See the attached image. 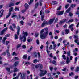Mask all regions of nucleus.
<instances>
[{"label":"nucleus","mask_w":79,"mask_h":79,"mask_svg":"<svg viewBox=\"0 0 79 79\" xmlns=\"http://www.w3.org/2000/svg\"><path fill=\"white\" fill-rule=\"evenodd\" d=\"M39 76H40V77H42V76H45L44 73H40L39 74Z\"/></svg>","instance_id":"58836bf2"},{"label":"nucleus","mask_w":79,"mask_h":79,"mask_svg":"<svg viewBox=\"0 0 79 79\" xmlns=\"http://www.w3.org/2000/svg\"><path fill=\"white\" fill-rule=\"evenodd\" d=\"M38 65L39 68H40V69H42L43 66L42 64H39Z\"/></svg>","instance_id":"2eb2a0df"},{"label":"nucleus","mask_w":79,"mask_h":79,"mask_svg":"<svg viewBox=\"0 0 79 79\" xmlns=\"http://www.w3.org/2000/svg\"><path fill=\"white\" fill-rule=\"evenodd\" d=\"M23 59H27V55H23Z\"/></svg>","instance_id":"4c0bfd02"},{"label":"nucleus","mask_w":79,"mask_h":79,"mask_svg":"<svg viewBox=\"0 0 79 79\" xmlns=\"http://www.w3.org/2000/svg\"><path fill=\"white\" fill-rule=\"evenodd\" d=\"M7 29H8L7 27L4 28L3 30L1 31L0 35H3L5 34V32H6V30H7Z\"/></svg>","instance_id":"423d86ee"},{"label":"nucleus","mask_w":79,"mask_h":79,"mask_svg":"<svg viewBox=\"0 0 79 79\" xmlns=\"http://www.w3.org/2000/svg\"><path fill=\"white\" fill-rule=\"evenodd\" d=\"M48 24V22L47 21H44L42 23L41 26L42 27H43L45 26V25H47Z\"/></svg>","instance_id":"0eeeda50"},{"label":"nucleus","mask_w":79,"mask_h":79,"mask_svg":"<svg viewBox=\"0 0 79 79\" xmlns=\"http://www.w3.org/2000/svg\"><path fill=\"white\" fill-rule=\"evenodd\" d=\"M67 2H69V3H71V0H67Z\"/></svg>","instance_id":"4d7b16f0"},{"label":"nucleus","mask_w":79,"mask_h":79,"mask_svg":"<svg viewBox=\"0 0 79 79\" xmlns=\"http://www.w3.org/2000/svg\"><path fill=\"white\" fill-rule=\"evenodd\" d=\"M40 72L41 73H42L45 71V70H44L40 69Z\"/></svg>","instance_id":"ea45409f"},{"label":"nucleus","mask_w":79,"mask_h":79,"mask_svg":"<svg viewBox=\"0 0 79 79\" xmlns=\"http://www.w3.org/2000/svg\"><path fill=\"white\" fill-rule=\"evenodd\" d=\"M61 63V64H63L64 65V64H65L64 63V61H62V62H60Z\"/></svg>","instance_id":"052dcab7"},{"label":"nucleus","mask_w":79,"mask_h":79,"mask_svg":"<svg viewBox=\"0 0 79 79\" xmlns=\"http://www.w3.org/2000/svg\"><path fill=\"white\" fill-rule=\"evenodd\" d=\"M19 74H21L20 78L21 79H26V77L25 76V74L24 73H20L18 74V76H19Z\"/></svg>","instance_id":"39448f33"},{"label":"nucleus","mask_w":79,"mask_h":79,"mask_svg":"<svg viewBox=\"0 0 79 79\" xmlns=\"http://www.w3.org/2000/svg\"><path fill=\"white\" fill-rule=\"evenodd\" d=\"M70 8H69L67 10H66V13H68L70 11Z\"/></svg>","instance_id":"a19ab883"},{"label":"nucleus","mask_w":79,"mask_h":79,"mask_svg":"<svg viewBox=\"0 0 79 79\" xmlns=\"http://www.w3.org/2000/svg\"><path fill=\"white\" fill-rule=\"evenodd\" d=\"M49 56L51 58H53V55H52V53H51L49 55Z\"/></svg>","instance_id":"e2e57ef3"},{"label":"nucleus","mask_w":79,"mask_h":79,"mask_svg":"<svg viewBox=\"0 0 79 79\" xmlns=\"http://www.w3.org/2000/svg\"><path fill=\"white\" fill-rule=\"evenodd\" d=\"M52 34H53V33L52 32H50L49 34V35H50V36L52 35Z\"/></svg>","instance_id":"13d9d810"},{"label":"nucleus","mask_w":79,"mask_h":79,"mask_svg":"<svg viewBox=\"0 0 79 79\" xmlns=\"http://www.w3.org/2000/svg\"><path fill=\"white\" fill-rule=\"evenodd\" d=\"M39 33L36 32L35 33V37H38V36L39 35Z\"/></svg>","instance_id":"cd10ccee"},{"label":"nucleus","mask_w":79,"mask_h":79,"mask_svg":"<svg viewBox=\"0 0 79 79\" xmlns=\"http://www.w3.org/2000/svg\"><path fill=\"white\" fill-rule=\"evenodd\" d=\"M13 7H10L9 10V13H11V11H13Z\"/></svg>","instance_id":"4468645a"},{"label":"nucleus","mask_w":79,"mask_h":79,"mask_svg":"<svg viewBox=\"0 0 79 79\" xmlns=\"http://www.w3.org/2000/svg\"><path fill=\"white\" fill-rule=\"evenodd\" d=\"M6 37H7V35H5V37H4L3 38V40H2L3 44H5V40H6V39H7Z\"/></svg>","instance_id":"1a4fd4ad"},{"label":"nucleus","mask_w":79,"mask_h":79,"mask_svg":"<svg viewBox=\"0 0 79 79\" xmlns=\"http://www.w3.org/2000/svg\"><path fill=\"white\" fill-rule=\"evenodd\" d=\"M36 43H37V44H39V40H36Z\"/></svg>","instance_id":"774afa93"},{"label":"nucleus","mask_w":79,"mask_h":79,"mask_svg":"<svg viewBox=\"0 0 79 79\" xmlns=\"http://www.w3.org/2000/svg\"><path fill=\"white\" fill-rule=\"evenodd\" d=\"M77 57H76L75 59V61H74L75 64H76V62H77Z\"/></svg>","instance_id":"2f4dec72"},{"label":"nucleus","mask_w":79,"mask_h":79,"mask_svg":"<svg viewBox=\"0 0 79 79\" xmlns=\"http://www.w3.org/2000/svg\"><path fill=\"white\" fill-rule=\"evenodd\" d=\"M74 42H75V43H76L78 45H79V43L77 42H78V40H74Z\"/></svg>","instance_id":"7c9ffc66"},{"label":"nucleus","mask_w":79,"mask_h":79,"mask_svg":"<svg viewBox=\"0 0 79 79\" xmlns=\"http://www.w3.org/2000/svg\"><path fill=\"white\" fill-rule=\"evenodd\" d=\"M18 63H19V62L18 61L16 62L15 63H14V66H16L18 64Z\"/></svg>","instance_id":"393cba45"},{"label":"nucleus","mask_w":79,"mask_h":79,"mask_svg":"<svg viewBox=\"0 0 79 79\" xmlns=\"http://www.w3.org/2000/svg\"><path fill=\"white\" fill-rule=\"evenodd\" d=\"M21 47V44H18L17 46V48H19V47Z\"/></svg>","instance_id":"473e14b6"},{"label":"nucleus","mask_w":79,"mask_h":79,"mask_svg":"<svg viewBox=\"0 0 79 79\" xmlns=\"http://www.w3.org/2000/svg\"><path fill=\"white\" fill-rule=\"evenodd\" d=\"M9 29H10V30H11V31H14V30L13 29V27H12V26H10V27H9Z\"/></svg>","instance_id":"c85d7f7f"},{"label":"nucleus","mask_w":79,"mask_h":79,"mask_svg":"<svg viewBox=\"0 0 79 79\" xmlns=\"http://www.w3.org/2000/svg\"><path fill=\"white\" fill-rule=\"evenodd\" d=\"M13 27V28L14 29H16V24H15V23H13L12 24Z\"/></svg>","instance_id":"c756f323"},{"label":"nucleus","mask_w":79,"mask_h":79,"mask_svg":"<svg viewBox=\"0 0 79 79\" xmlns=\"http://www.w3.org/2000/svg\"><path fill=\"white\" fill-rule=\"evenodd\" d=\"M55 19V18H54L53 19H50L48 22L49 24H52L53 23V22L54 21Z\"/></svg>","instance_id":"6e6552de"},{"label":"nucleus","mask_w":79,"mask_h":79,"mask_svg":"<svg viewBox=\"0 0 79 79\" xmlns=\"http://www.w3.org/2000/svg\"><path fill=\"white\" fill-rule=\"evenodd\" d=\"M42 14L43 15L41 16V19H44V12H42V10H41L40 12V15H42Z\"/></svg>","instance_id":"9b49d317"},{"label":"nucleus","mask_w":79,"mask_h":79,"mask_svg":"<svg viewBox=\"0 0 79 79\" xmlns=\"http://www.w3.org/2000/svg\"><path fill=\"white\" fill-rule=\"evenodd\" d=\"M25 8H29V5H28L27 4V3L25 4Z\"/></svg>","instance_id":"412c9836"},{"label":"nucleus","mask_w":79,"mask_h":79,"mask_svg":"<svg viewBox=\"0 0 79 79\" xmlns=\"http://www.w3.org/2000/svg\"><path fill=\"white\" fill-rule=\"evenodd\" d=\"M78 77H79V76H75L74 77V78L75 79H78Z\"/></svg>","instance_id":"5fc2aeb1"},{"label":"nucleus","mask_w":79,"mask_h":79,"mask_svg":"<svg viewBox=\"0 0 79 79\" xmlns=\"http://www.w3.org/2000/svg\"><path fill=\"white\" fill-rule=\"evenodd\" d=\"M23 34L24 35V36H22L21 35H20L19 40H20L21 42H25L26 41V37L28 35V34L27 32H24V31L23 32Z\"/></svg>","instance_id":"f03ea898"},{"label":"nucleus","mask_w":79,"mask_h":79,"mask_svg":"<svg viewBox=\"0 0 79 79\" xmlns=\"http://www.w3.org/2000/svg\"><path fill=\"white\" fill-rule=\"evenodd\" d=\"M69 6V5L67 4V5H65V8H66V9H67V8H68V6Z\"/></svg>","instance_id":"49530a36"},{"label":"nucleus","mask_w":79,"mask_h":79,"mask_svg":"<svg viewBox=\"0 0 79 79\" xmlns=\"http://www.w3.org/2000/svg\"><path fill=\"white\" fill-rule=\"evenodd\" d=\"M15 5V3H10L9 4V7H11V6H14V5Z\"/></svg>","instance_id":"a211bd4d"},{"label":"nucleus","mask_w":79,"mask_h":79,"mask_svg":"<svg viewBox=\"0 0 79 79\" xmlns=\"http://www.w3.org/2000/svg\"><path fill=\"white\" fill-rule=\"evenodd\" d=\"M67 59L66 60L67 64H68L70 62V60L69 57H70V60H72L73 59V56H71V51H69L67 52Z\"/></svg>","instance_id":"7ed1b4c3"},{"label":"nucleus","mask_w":79,"mask_h":79,"mask_svg":"<svg viewBox=\"0 0 79 79\" xmlns=\"http://www.w3.org/2000/svg\"><path fill=\"white\" fill-rule=\"evenodd\" d=\"M33 48V47H32V46L31 47V48H30V49H29L27 51L28 52H31V50H32Z\"/></svg>","instance_id":"a878e982"},{"label":"nucleus","mask_w":79,"mask_h":79,"mask_svg":"<svg viewBox=\"0 0 79 79\" xmlns=\"http://www.w3.org/2000/svg\"><path fill=\"white\" fill-rule=\"evenodd\" d=\"M69 16H70V17H71L73 16V14L71 12H69Z\"/></svg>","instance_id":"37998d69"},{"label":"nucleus","mask_w":79,"mask_h":79,"mask_svg":"<svg viewBox=\"0 0 79 79\" xmlns=\"http://www.w3.org/2000/svg\"><path fill=\"white\" fill-rule=\"evenodd\" d=\"M64 12V11H58L57 12L56 14L58 16V15H63V14Z\"/></svg>","instance_id":"9d476101"},{"label":"nucleus","mask_w":79,"mask_h":79,"mask_svg":"<svg viewBox=\"0 0 79 79\" xmlns=\"http://www.w3.org/2000/svg\"><path fill=\"white\" fill-rule=\"evenodd\" d=\"M24 22H23V21H21L20 22V24H22V25H23V24H24Z\"/></svg>","instance_id":"6e6d98bb"},{"label":"nucleus","mask_w":79,"mask_h":79,"mask_svg":"<svg viewBox=\"0 0 79 79\" xmlns=\"http://www.w3.org/2000/svg\"><path fill=\"white\" fill-rule=\"evenodd\" d=\"M48 34V28L42 29L40 31V38L41 39H44L47 37V35Z\"/></svg>","instance_id":"f257e3e1"},{"label":"nucleus","mask_w":79,"mask_h":79,"mask_svg":"<svg viewBox=\"0 0 79 79\" xmlns=\"http://www.w3.org/2000/svg\"><path fill=\"white\" fill-rule=\"evenodd\" d=\"M38 65L39 68H40V69H42L43 66L42 64H39Z\"/></svg>","instance_id":"dca6fc26"},{"label":"nucleus","mask_w":79,"mask_h":79,"mask_svg":"<svg viewBox=\"0 0 79 79\" xmlns=\"http://www.w3.org/2000/svg\"><path fill=\"white\" fill-rule=\"evenodd\" d=\"M42 5V1L40 0V6Z\"/></svg>","instance_id":"72a5a7b5"},{"label":"nucleus","mask_w":79,"mask_h":79,"mask_svg":"<svg viewBox=\"0 0 79 79\" xmlns=\"http://www.w3.org/2000/svg\"><path fill=\"white\" fill-rule=\"evenodd\" d=\"M44 48V45H41L40 47V49H41V50H42V48Z\"/></svg>","instance_id":"680f3d73"},{"label":"nucleus","mask_w":79,"mask_h":79,"mask_svg":"<svg viewBox=\"0 0 79 79\" xmlns=\"http://www.w3.org/2000/svg\"><path fill=\"white\" fill-rule=\"evenodd\" d=\"M62 41V38H60L58 40L59 42H61Z\"/></svg>","instance_id":"8fccbe9b"},{"label":"nucleus","mask_w":79,"mask_h":79,"mask_svg":"<svg viewBox=\"0 0 79 79\" xmlns=\"http://www.w3.org/2000/svg\"><path fill=\"white\" fill-rule=\"evenodd\" d=\"M76 6L75 4H72L71 6V8H74Z\"/></svg>","instance_id":"f704fd0d"},{"label":"nucleus","mask_w":79,"mask_h":79,"mask_svg":"<svg viewBox=\"0 0 79 79\" xmlns=\"http://www.w3.org/2000/svg\"><path fill=\"white\" fill-rule=\"evenodd\" d=\"M52 63H53V64H55V63H56V61L53 60L52 62Z\"/></svg>","instance_id":"338daca9"},{"label":"nucleus","mask_w":79,"mask_h":79,"mask_svg":"<svg viewBox=\"0 0 79 79\" xmlns=\"http://www.w3.org/2000/svg\"><path fill=\"white\" fill-rule=\"evenodd\" d=\"M65 32H66L65 34H68L69 33V30L66 29L65 30Z\"/></svg>","instance_id":"aec40b11"},{"label":"nucleus","mask_w":79,"mask_h":79,"mask_svg":"<svg viewBox=\"0 0 79 79\" xmlns=\"http://www.w3.org/2000/svg\"><path fill=\"white\" fill-rule=\"evenodd\" d=\"M18 79V76H17L13 78V79Z\"/></svg>","instance_id":"69168bd1"},{"label":"nucleus","mask_w":79,"mask_h":79,"mask_svg":"<svg viewBox=\"0 0 79 79\" xmlns=\"http://www.w3.org/2000/svg\"><path fill=\"white\" fill-rule=\"evenodd\" d=\"M76 71H77V72L79 71V67H77V68L76 69Z\"/></svg>","instance_id":"864d4df0"},{"label":"nucleus","mask_w":79,"mask_h":79,"mask_svg":"<svg viewBox=\"0 0 79 79\" xmlns=\"http://www.w3.org/2000/svg\"><path fill=\"white\" fill-rule=\"evenodd\" d=\"M19 69H17V68H16V67H15L14 68V73H15L16 72H17L18 71Z\"/></svg>","instance_id":"5701e85b"},{"label":"nucleus","mask_w":79,"mask_h":79,"mask_svg":"<svg viewBox=\"0 0 79 79\" xmlns=\"http://www.w3.org/2000/svg\"><path fill=\"white\" fill-rule=\"evenodd\" d=\"M52 5H56V1H53L52 2Z\"/></svg>","instance_id":"b1692460"},{"label":"nucleus","mask_w":79,"mask_h":79,"mask_svg":"<svg viewBox=\"0 0 79 79\" xmlns=\"http://www.w3.org/2000/svg\"><path fill=\"white\" fill-rule=\"evenodd\" d=\"M69 75L70 76H74V74L73 73V72H72L70 73H69Z\"/></svg>","instance_id":"e433bc0d"},{"label":"nucleus","mask_w":79,"mask_h":79,"mask_svg":"<svg viewBox=\"0 0 79 79\" xmlns=\"http://www.w3.org/2000/svg\"><path fill=\"white\" fill-rule=\"evenodd\" d=\"M19 10L17 7H15V11H19Z\"/></svg>","instance_id":"3c124183"},{"label":"nucleus","mask_w":79,"mask_h":79,"mask_svg":"<svg viewBox=\"0 0 79 79\" xmlns=\"http://www.w3.org/2000/svg\"><path fill=\"white\" fill-rule=\"evenodd\" d=\"M19 32H20V27L19 26H17V34H15V39L16 40L17 39H18V36L19 35Z\"/></svg>","instance_id":"20e7f679"},{"label":"nucleus","mask_w":79,"mask_h":79,"mask_svg":"<svg viewBox=\"0 0 79 79\" xmlns=\"http://www.w3.org/2000/svg\"><path fill=\"white\" fill-rule=\"evenodd\" d=\"M6 70L8 72H10V68H7L6 69Z\"/></svg>","instance_id":"a18cd8bd"},{"label":"nucleus","mask_w":79,"mask_h":79,"mask_svg":"<svg viewBox=\"0 0 79 79\" xmlns=\"http://www.w3.org/2000/svg\"><path fill=\"white\" fill-rule=\"evenodd\" d=\"M33 2V0H30V2L29 3V5H30Z\"/></svg>","instance_id":"c03bdc74"},{"label":"nucleus","mask_w":79,"mask_h":79,"mask_svg":"<svg viewBox=\"0 0 79 79\" xmlns=\"http://www.w3.org/2000/svg\"><path fill=\"white\" fill-rule=\"evenodd\" d=\"M74 38L76 39V40H77V39H79V38H78V35H74Z\"/></svg>","instance_id":"ddd939ff"},{"label":"nucleus","mask_w":79,"mask_h":79,"mask_svg":"<svg viewBox=\"0 0 79 79\" xmlns=\"http://www.w3.org/2000/svg\"><path fill=\"white\" fill-rule=\"evenodd\" d=\"M1 11H2V12L1 13V14L0 15V18H1V17H2V16L3 15V12L4 11V10L2 9L1 10Z\"/></svg>","instance_id":"f3484780"},{"label":"nucleus","mask_w":79,"mask_h":79,"mask_svg":"<svg viewBox=\"0 0 79 79\" xmlns=\"http://www.w3.org/2000/svg\"><path fill=\"white\" fill-rule=\"evenodd\" d=\"M73 19L69 20L67 22V23H71V22H73Z\"/></svg>","instance_id":"79ce46f5"},{"label":"nucleus","mask_w":79,"mask_h":79,"mask_svg":"<svg viewBox=\"0 0 79 79\" xmlns=\"http://www.w3.org/2000/svg\"><path fill=\"white\" fill-rule=\"evenodd\" d=\"M25 64H31V63L29 62H25Z\"/></svg>","instance_id":"603ef678"},{"label":"nucleus","mask_w":79,"mask_h":79,"mask_svg":"<svg viewBox=\"0 0 79 79\" xmlns=\"http://www.w3.org/2000/svg\"><path fill=\"white\" fill-rule=\"evenodd\" d=\"M16 18L17 19H18V16L16 15H13L12 16V18Z\"/></svg>","instance_id":"4be33fe9"},{"label":"nucleus","mask_w":79,"mask_h":79,"mask_svg":"<svg viewBox=\"0 0 79 79\" xmlns=\"http://www.w3.org/2000/svg\"><path fill=\"white\" fill-rule=\"evenodd\" d=\"M38 6H39V3L38 2L36 3L35 4V8H37L38 7Z\"/></svg>","instance_id":"bb28decb"},{"label":"nucleus","mask_w":79,"mask_h":79,"mask_svg":"<svg viewBox=\"0 0 79 79\" xmlns=\"http://www.w3.org/2000/svg\"><path fill=\"white\" fill-rule=\"evenodd\" d=\"M62 57L63 58V59L65 61L66 60V56L64 54H63L62 55Z\"/></svg>","instance_id":"6ab92c4d"},{"label":"nucleus","mask_w":79,"mask_h":79,"mask_svg":"<svg viewBox=\"0 0 79 79\" xmlns=\"http://www.w3.org/2000/svg\"><path fill=\"white\" fill-rule=\"evenodd\" d=\"M25 11H26V10L24 9L23 10H22L21 11L22 13H24V12H25Z\"/></svg>","instance_id":"0e129e2a"},{"label":"nucleus","mask_w":79,"mask_h":79,"mask_svg":"<svg viewBox=\"0 0 79 79\" xmlns=\"http://www.w3.org/2000/svg\"><path fill=\"white\" fill-rule=\"evenodd\" d=\"M61 6H60L58 8H57V10H61Z\"/></svg>","instance_id":"de8ad7c7"},{"label":"nucleus","mask_w":79,"mask_h":79,"mask_svg":"<svg viewBox=\"0 0 79 79\" xmlns=\"http://www.w3.org/2000/svg\"><path fill=\"white\" fill-rule=\"evenodd\" d=\"M47 73V71L45 70V71H44V73H43L44 74V75H45Z\"/></svg>","instance_id":"bf43d9fd"},{"label":"nucleus","mask_w":79,"mask_h":79,"mask_svg":"<svg viewBox=\"0 0 79 79\" xmlns=\"http://www.w3.org/2000/svg\"><path fill=\"white\" fill-rule=\"evenodd\" d=\"M33 62L34 63H37V59H35Z\"/></svg>","instance_id":"09e8293b"},{"label":"nucleus","mask_w":79,"mask_h":79,"mask_svg":"<svg viewBox=\"0 0 79 79\" xmlns=\"http://www.w3.org/2000/svg\"><path fill=\"white\" fill-rule=\"evenodd\" d=\"M66 21H67L66 19H64L60 21L59 23V24H62L65 23Z\"/></svg>","instance_id":"f8f14e48"},{"label":"nucleus","mask_w":79,"mask_h":79,"mask_svg":"<svg viewBox=\"0 0 79 79\" xmlns=\"http://www.w3.org/2000/svg\"><path fill=\"white\" fill-rule=\"evenodd\" d=\"M11 15V13H9L8 15L6 16V18H8V17H9V16Z\"/></svg>","instance_id":"c9c22d12"}]
</instances>
